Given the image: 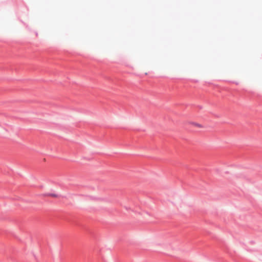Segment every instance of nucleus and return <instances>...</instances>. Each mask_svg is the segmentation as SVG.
I'll list each match as a JSON object with an SVG mask.
<instances>
[{
    "mask_svg": "<svg viewBox=\"0 0 262 262\" xmlns=\"http://www.w3.org/2000/svg\"><path fill=\"white\" fill-rule=\"evenodd\" d=\"M189 124L199 128H202L204 127L202 124L194 122H189Z\"/></svg>",
    "mask_w": 262,
    "mask_h": 262,
    "instance_id": "obj_1",
    "label": "nucleus"
}]
</instances>
